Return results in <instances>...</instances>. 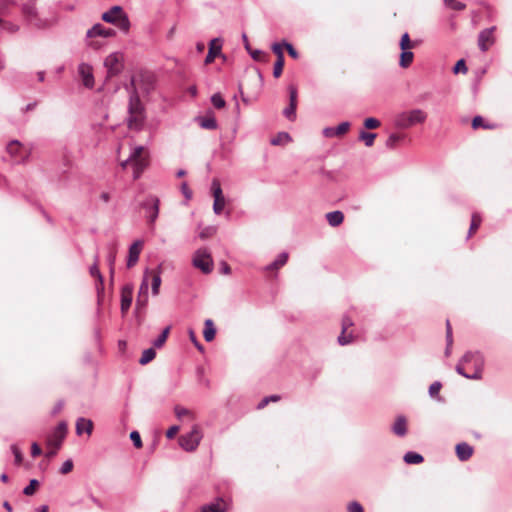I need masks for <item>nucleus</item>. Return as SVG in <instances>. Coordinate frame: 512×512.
Instances as JSON below:
<instances>
[{"instance_id": "nucleus-12", "label": "nucleus", "mask_w": 512, "mask_h": 512, "mask_svg": "<svg viewBox=\"0 0 512 512\" xmlns=\"http://www.w3.org/2000/svg\"><path fill=\"white\" fill-rule=\"evenodd\" d=\"M289 91V105L283 110V115L290 121L296 119V107H297V89L290 85Z\"/></svg>"}, {"instance_id": "nucleus-46", "label": "nucleus", "mask_w": 512, "mask_h": 512, "mask_svg": "<svg viewBox=\"0 0 512 512\" xmlns=\"http://www.w3.org/2000/svg\"><path fill=\"white\" fill-rule=\"evenodd\" d=\"M284 59H276L273 68V76L279 78L283 72Z\"/></svg>"}, {"instance_id": "nucleus-26", "label": "nucleus", "mask_w": 512, "mask_h": 512, "mask_svg": "<svg viewBox=\"0 0 512 512\" xmlns=\"http://www.w3.org/2000/svg\"><path fill=\"white\" fill-rule=\"evenodd\" d=\"M288 257H289V255L287 252L280 253L272 263H270L269 265H267L264 268V270L265 271H274V270L280 269L287 263Z\"/></svg>"}, {"instance_id": "nucleus-6", "label": "nucleus", "mask_w": 512, "mask_h": 512, "mask_svg": "<svg viewBox=\"0 0 512 512\" xmlns=\"http://www.w3.org/2000/svg\"><path fill=\"white\" fill-rule=\"evenodd\" d=\"M149 225H154L159 215L160 200L155 195H149L141 204Z\"/></svg>"}, {"instance_id": "nucleus-40", "label": "nucleus", "mask_w": 512, "mask_h": 512, "mask_svg": "<svg viewBox=\"0 0 512 512\" xmlns=\"http://www.w3.org/2000/svg\"><path fill=\"white\" fill-rule=\"evenodd\" d=\"M217 232V228L215 226H207V227H204L200 233H199V237L202 239V240H205V239H208L212 236H214Z\"/></svg>"}, {"instance_id": "nucleus-24", "label": "nucleus", "mask_w": 512, "mask_h": 512, "mask_svg": "<svg viewBox=\"0 0 512 512\" xmlns=\"http://www.w3.org/2000/svg\"><path fill=\"white\" fill-rule=\"evenodd\" d=\"M93 430V422L89 419L80 417L76 421V433L82 435L84 432L90 435Z\"/></svg>"}, {"instance_id": "nucleus-32", "label": "nucleus", "mask_w": 512, "mask_h": 512, "mask_svg": "<svg viewBox=\"0 0 512 512\" xmlns=\"http://www.w3.org/2000/svg\"><path fill=\"white\" fill-rule=\"evenodd\" d=\"M143 150H144L143 146L134 147L132 152L130 153L129 157L120 163L121 167L123 169H125L129 163L132 164L133 159L140 156L142 154Z\"/></svg>"}, {"instance_id": "nucleus-17", "label": "nucleus", "mask_w": 512, "mask_h": 512, "mask_svg": "<svg viewBox=\"0 0 512 512\" xmlns=\"http://www.w3.org/2000/svg\"><path fill=\"white\" fill-rule=\"evenodd\" d=\"M222 40L220 38H214L209 43L208 53L205 57V64H210L214 61L217 56L221 55Z\"/></svg>"}, {"instance_id": "nucleus-18", "label": "nucleus", "mask_w": 512, "mask_h": 512, "mask_svg": "<svg viewBox=\"0 0 512 512\" xmlns=\"http://www.w3.org/2000/svg\"><path fill=\"white\" fill-rule=\"evenodd\" d=\"M78 72L82 77L84 86L87 88H93L94 76L92 73V67L86 63H81L78 67Z\"/></svg>"}, {"instance_id": "nucleus-38", "label": "nucleus", "mask_w": 512, "mask_h": 512, "mask_svg": "<svg viewBox=\"0 0 512 512\" xmlns=\"http://www.w3.org/2000/svg\"><path fill=\"white\" fill-rule=\"evenodd\" d=\"M170 331V327H166L161 334L153 341V346L156 348H160L166 342L168 334Z\"/></svg>"}, {"instance_id": "nucleus-15", "label": "nucleus", "mask_w": 512, "mask_h": 512, "mask_svg": "<svg viewBox=\"0 0 512 512\" xmlns=\"http://www.w3.org/2000/svg\"><path fill=\"white\" fill-rule=\"evenodd\" d=\"M133 285L128 283L125 284L121 289V312L125 314L132 303V295H133Z\"/></svg>"}, {"instance_id": "nucleus-62", "label": "nucleus", "mask_w": 512, "mask_h": 512, "mask_svg": "<svg viewBox=\"0 0 512 512\" xmlns=\"http://www.w3.org/2000/svg\"><path fill=\"white\" fill-rule=\"evenodd\" d=\"M283 45H284V47L286 48V50H287L288 54H289L292 58H294V59H297V58H298L299 54H298V52L296 51V49L293 47V45H292V44H290V43H288V42L284 41V42H283Z\"/></svg>"}, {"instance_id": "nucleus-1", "label": "nucleus", "mask_w": 512, "mask_h": 512, "mask_svg": "<svg viewBox=\"0 0 512 512\" xmlns=\"http://www.w3.org/2000/svg\"><path fill=\"white\" fill-rule=\"evenodd\" d=\"M129 92L127 126L129 129L141 130L145 122V108L140 100L135 76L125 85Z\"/></svg>"}, {"instance_id": "nucleus-2", "label": "nucleus", "mask_w": 512, "mask_h": 512, "mask_svg": "<svg viewBox=\"0 0 512 512\" xmlns=\"http://www.w3.org/2000/svg\"><path fill=\"white\" fill-rule=\"evenodd\" d=\"M484 366V358L478 351L466 352L456 365V372L467 379H480Z\"/></svg>"}, {"instance_id": "nucleus-31", "label": "nucleus", "mask_w": 512, "mask_h": 512, "mask_svg": "<svg viewBox=\"0 0 512 512\" xmlns=\"http://www.w3.org/2000/svg\"><path fill=\"white\" fill-rule=\"evenodd\" d=\"M404 461L407 464H420L424 461V457L416 452L409 451L404 455Z\"/></svg>"}, {"instance_id": "nucleus-36", "label": "nucleus", "mask_w": 512, "mask_h": 512, "mask_svg": "<svg viewBox=\"0 0 512 512\" xmlns=\"http://www.w3.org/2000/svg\"><path fill=\"white\" fill-rule=\"evenodd\" d=\"M211 191L215 199H225L223 196V191L220 185V182L217 179H213L211 183Z\"/></svg>"}, {"instance_id": "nucleus-55", "label": "nucleus", "mask_w": 512, "mask_h": 512, "mask_svg": "<svg viewBox=\"0 0 512 512\" xmlns=\"http://www.w3.org/2000/svg\"><path fill=\"white\" fill-rule=\"evenodd\" d=\"M130 439L136 448L139 449L142 447V440H141V436L138 431H132L130 433Z\"/></svg>"}, {"instance_id": "nucleus-11", "label": "nucleus", "mask_w": 512, "mask_h": 512, "mask_svg": "<svg viewBox=\"0 0 512 512\" xmlns=\"http://www.w3.org/2000/svg\"><path fill=\"white\" fill-rule=\"evenodd\" d=\"M22 13L31 24H34L38 28L44 27V22L38 18V12L33 2L24 3L22 5Z\"/></svg>"}, {"instance_id": "nucleus-53", "label": "nucleus", "mask_w": 512, "mask_h": 512, "mask_svg": "<svg viewBox=\"0 0 512 512\" xmlns=\"http://www.w3.org/2000/svg\"><path fill=\"white\" fill-rule=\"evenodd\" d=\"M11 451L15 458V464L20 465L23 461V456L20 449L17 447V445L13 444L11 445Z\"/></svg>"}, {"instance_id": "nucleus-19", "label": "nucleus", "mask_w": 512, "mask_h": 512, "mask_svg": "<svg viewBox=\"0 0 512 512\" xmlns=\"http://www.w3.org/2000/svg\"><path fill=\"white\" fill-rule=\"evenodd\" d=\"M473 447L466 442L458 443L455 447L457 458L464 462L471 458L473 455Z\"/></svg>"}, {"instance_id": "nucleus-48", "label": "nucleus", "mask_w": 512, "mask_h": 512, "mask_svg": "<svg viewBox=\"0 0 512 512\" xmlns=\"http://www.w3.org/2000/svg\"><path fill=\"white\" fill-rule=\"evenodd\" d=\"M446 341H447V348H446V354L449 353V348L452 345L453 339H452V328L450 321H446Z\"/></svg>"}, {"instance_id": "nucleus-39", "label": "nucleus", "mask_w": 512, "mask_h": 512, "mask_svg": "<svg viewBox=\"0 0 512 512\" xmlns=\"http://www.w3.org/2000/svg\"><path fill=\"white\" fill-rule=\"evenodd\" d=\"M39 484L40 483L37 479H31L29 484L23 489V494L26 496H32L39 487Z\"/></svg>"}, {"instance_id": "nucleus-9", "label": "nucleus", "mask_w": 512, "mask_h": 512, "mask_svg": "<svg viewBox=\"0 0 512 512\" xmlns=\"http://www.w3.org/2000/svg\"><path fill=\"white\" fill-rule=\"evenodd\" d=\"M67 434V424L61 421L47 439V446L60 449Z\"/></svg>"}, {"instance_id": "nucleus-37", "label": "nucleus", "mask_w": 512, "mask_h": 512, "mask_svg": "<svg viewBox=\"0 0 512 512\" xmlns=\"http://www.w3.org/2000/svg\"><path fill=\"white\" fill-rule=\"evenodd\" d=\"M403 139V136L400 134L392 133L386 140V147L388 149H394L397 144Z\"/></svg>"}, {"instance_id": "nucleus-54", "label": "nucleus", "mask_w": 512, "mask_h": 512, "mask_svg": "<svg viewBox=\"0 0 512 512\" xmlns=\"http://www.w3.org/2000/svg\"><path fill=\"white\" fill-rule=\"evenodd\" d=\"M453 72L455 74H457L459 72H462V73H466L467 72V66H466V63H465L464 59H460V60H458L456 62V64L453 67Z\"/></svg>"}, {"instance_id": "nucleus-16", "label": "nucleus", "mask_w": 512, "mask_h": 512, "mask_svg": "<svg viewBox=\"0 0 512 512\" xmlns=\"http://www.w3.org/2000/svg\"><path fill=\"white\" fill-rule=\"evenodd\" d=\"M143 247L142 240H136L130 247L128 252L127 267L132 268L139 260V256Z\"/></svg>"}, {"instance_id": "nucleus-49", "label": "nucleus", "mask_w": 512, "mask_h": 512, "mask_svg": "<svg viewBox=\"0 0 512 512\" xmlns=\"http://www.w3.org/2000/svg\"><path fill=\"white\" fill-rule=\"evenodd\" d=\"M3 30L9 33H16L19 30V26L12 22H7L2 20V24H0Z\"/></svg>"}, {"instance_id": "nucleus-8", "label": "nucleus", "mask_w": 512, "mask_h": 512, "mask_svg": "<svg viewBox=\"0 0 512 512\" xmlns=\"http://www.w3.org/2000/svg\"><path fill=\"white\" fill-rule=\"evenodd\" d=\"M104 66L107 69V77H114L123 70V56L119 52L109 54L104 60Z\"/></svg>"}, {"instance_id": "nucleus-7", "label": "nucleus", "mask_w": 512, "mask_h": 512, "mask_svg": "<svg viewBox=\"0 0 512 512\" xmlns=\"http://www.w3.org/2000/svg\"><path fill=\"white\" fill-rule=\"evenodd\" d=\"M193 265L200 269L204 274H209L213 270V260L207 249H198L193 256Z\"/></svg>"}, {"instance_id": "nucleus-22", "label": "nucleus", "mask_w": 512, "mask_h": 512, "mask_svg": "<svg viewBox=\"0 0 512 512\" xmlns=\"http://www.w3.org/2000/svg\"><path fill=\"white\" fill-rule=\"evenodd\" d=\"M350 128V123L345 121L340 123L337 127H326L323 130L325 137H335L345 134Z\"/></svg>"}, {"instance_id": "nucleus-29", "label": "nucleus", "mask_w": 512, "mask_h": 512, "mask_svg": "<svg viewBox=\"0 0 512 512\" xmlns=\"http://www.w3.org/2000/svg\"><path fill=\"white\" fill-rule=\"evenodd\" d=\"M197 122L201 128L208 130H215L218 126L214 116L198 117Z\"/></svg>"}, {"instance_id": "nucleus-57", "label": "nucleus", "mask_w": 512, "mask_h": 512, "mask_svg": "<svg viewBox=\"0 0 512 512\" xmlns=\"http://www.w3.org/2000/svg\"><path fill=\"white\" fill-rule=\"evenodd\" d=\"M352 341H353V335L351 333L346 335L342 331L341 334L338 336V343L342 346L350 344Z\"/></svg>"}, {"instance_id": "nucleus-14", "label": "nucleus", "mask_w": 512, "mask_h": 512, "mask_svg": "<svg viewBox=\"0 0 512 512\" xmlns=\"http://www.w3.org/2000/svg\"><path fill=\"white\" fill-rule=\"evenodd\" d=\"M116 34V32L111 28H105L102 24L97 23L93 25L86 33L87 38H94L97 36L103 38H109Z\"/></svg>"}, {"instance_id": "nucleus-60", "label": "nucleus", "mask_w": 512, "mask_h": 512, "mask_svg": "<svg viewBox=\"0 0 512 512\" xmlns=\"http://www.w3.org/2000/svg\"><path fill=\"white\" fill-rule=\"evenodd\" d=\"M248 53L250 54L251 58L255 61H262V58L265 56L263 51L259 49H251L250 51H248Z\"/></svg>"}, {"instance_id": "nucleus-20", "label": "nucleus", "mask_w": 512, "mask_h": 512, "mask_svg": "<svg viewBox=\"0 0 512 512\" xmlns=\"http://www.w3.org/2000/svg\"><path fill=\"white\" fill-rule=\"evenodd\" d=\"M89 272L91 276L97 278V285L96 290L98 297L100 298L101 293H103L104 290V278L98 268V257L96 256L94 264L90 267Z\"/></svg>"}, {"instance_id": "nucleus-30", "label": "nucleus", "mask_w": 512, "mask_h": 512, "mask_svg": "<svg viewBox=\"0 0 512 512\" xmlns=\"http://www.w3.org/2000/svg\"><path fill=\"white\" fill-rule=\"evenodd\" d=\"M414 58L413 52H411L409 49L402 50L400 54V60L399 65L402 68H407L411 65Z\"/></svg>"}, {"instance_id": "nucleus-43", "label": "nucleus", "mask_w": 512, "mask_h": 512, "mask_svg": "<svg viewBox=\"0 0 512 512\" xmlns=\"http://www.w3.org/2000/svg\"><path fill=\"white\" fill-rule=\"evenodd\" d=\"M160 285H161V276H160V272H157L152 277V283H151L152 287L151 288H152L153 295H157L159 293Z\"/></svg>"}, {"instance_id": "nucleus-27", "label": "nucleus", "mask_w": 512, "mask_h": 512, "mask_svg": "<svg viewBox=\"0 0 512 512\" xmlns=\"http://www.w3.org/2000/svg\"><path fill=\"white\" fill-rule=\"evenodd\" d=\"M216 334V328L212 319H206L204 323L203 336L205 341L211 342L214 340Z\"/></svg>"}, {"instance_id": "nucleus-59", "label": "nucleus", "mask_w": 512, "mask_h": 512, "mask_svg": "<svg viewBox=\"0 0 512 512\" xmlns=\"http://www.w3.org/2000/svg\"><path fill=\"white\" fill-rule=\"evenodd\" d=\"M72 469H73V461L71 459H68L63 462V464L60 468V472L62 474H67V473L71 472Z\"/></svg>"}, {"instance_id": "nucleus-33", "label": "nucleus", "mask_w": 512, "mask_h": 512, "mask_svg": "<svg viewBox=\"0 0 512 512\" xmlns=\"http://www.w3.org/2000/svg\"><path fill=\"white\" fill-rule=\"evenodd\" d=\"M156 356V352L153 348H148L143 351L141 358L139 359V363L141 365H146L151 362Z\"/></svg>"}, {"instance_id": "nucleus-61", "label": "nucleus", "mask_w": 512, "mask_h": 512, "mask_svg": "<svg viewBox=\"0 0 512 512\" xmlns=\"http://www.w3.org/2000/svg\"><path fill=\"white\" fill-rule=\"evenodd\" d=\"M282 46H284V45L280 44V43H274L272 45V51L277 56V59H284V54H283Z\"/></svg>"}, {"instance_id": "nucleus-25", "label": "nucleus", "mask_w": 512, "mask_h": 512, "mask_svg": "<svg viewBox=\"0 0 512 512\" xmlns=\"http://www.w3.org/2000/svg\"><path fill=\"white\" fill-rule=\"evenodd\" d=\"M392 431L399 437H403L407 433V420L404 416H398L392 426Z\"/></svg>"}, {"instance_id": "nucleus-41", "label": "nucleus", "mask_w": 512, "mask_h": 512, "mask_svg": "<svg viewBox=\"0 0 512 512\" xmlns=\"http://www.w3.org/2000/svg\"><path fill=\"white\" fill-rule=\"evenodd\" d=\"M480 224H481V217L477 213H474L471 218V224H470V228H469V232H468V237H470L472 235V233H474L479 228Z\"/></svg>"}, {"instance_id": "nucleus-28", "label": "nucleus", "mask_w": 512, "mask_h": 512, "mask_svg": "<svg viewBox=\"0 0 512 512\" xmlns=\"http://www.w3.org/2000/svg\"><path fill=\"white\" fill-rule=\"evenodd\" d=\"M326 219L330 226L337 227L343 222L344 214L340 210L328 212L326 214Z\"/></svg>"}, {"instance_id": "nucleus-56", "label": "nucleus", "mask_w": 512, "mask_h": 512, "mask_svg": "<svg viewBox=\"0 0 512 512\" xmlns=\"http://www.w3.org/2000/svg\"><path fill=\"white\" fill-rule=\"evenodd\" d=\"M225 206V199H215L213 203V211L215 214L219 215L223 211Z\"/></svg>"}, {"instance_id": "nucleus-35", "label": "nucleus", "mask_w": 512, "mask_h": 512, "mask_svg": "<svg viewBox=\"0 0 512 512\" xmlns=\"http://www.w3.org/2000/svg\"><path fill=\"white\" fill-rule=\"evenodd\" d=\"M376 136L377 135L375 133H370L362 130L359 134V139L362 140L367 147H371L374 143Z\"/></svg>"}, {"instance_id": "nucleus-21", "label": "nucleus", "mask_w": 512, "mask_h": 512, "mask_svg": "<svg viewBox=\"0 0 512 512\" xmlns=\"http://www.w3.org/2000/svg\"><path fill=\"white\" fill-rule=\"evenodd\" d=\"M148 166V160L144 157H142V154L138 156L137 158H134L132 161V168H133V178L136 180L140 178L144 170Z\"/></svg>"}, {"instance_id": "nucleus-63", "label": "nucleus", "mask_w": 512, "mask_h": 512, "mask_svg": "<svg viewBox=\"0 0 512 512\" xmlns=\"http://www.w3.org/2000/svg\"><path fill=\"white\" fill-rule=\"evenodd\" d=\"M189 337H190V340L191 342L195 345V347L199 350V351H203L204 348L202 346V344L198 341L194 331L192 329L189 330Z\"/></svg>"}, {"instance_id": "nucleus-10", "label": "nucleus", "mask_w": 512, "mask_h": 512, "mask_svg": "<svg viewBox=\"0 0 512 512\" xmlns=\"http://www.w3.org/2000/svg\"><path fill=\"white\" fill-rule=\"evenodd\" d=\"M496 27L483 29L478 35V47L482 52H486L495 42L494 31Z\"/></svg>"}, {"instance_id": "nucleus-5", "label": "nucleus", "mask_w": 512, "mask_h": 512, "mask_svg": "<svg viewBox=\"0 0 512 512\" xmlns=\"http://www.w3.org/2000/svg\"><path fill=\"white\" fill-rule=\"evenodd\" d=\"M202 439V433L201 430L197 425H194L190 432L186 434H182L179 439L178 443L180 447L187 451L192 452L197 449V447L200 444V441Z\"/></svg>"}, {"instance_id": "nucleus-23", "label": "nucleus", "mask_w": 512, "mask_h": 512, "mask_svg": "<svg viewBox=\"0 0 512 512\" xmlns=\"http://www.w3.org/2000/svg\"><path fill=\"white\" fill-rule=\"evenodd\" d=\"M227 504L222 498H218L216 501L204 505L200 512H225Z\"/></svg>"}, {"instance_id": "nucleus-44", "label": "nucleus", "mask_w": 512, "mask_h": 512, "mask_svg": "<svg viewBox=\"0 0 512 512\" xmlns=\"http://www.w3.org/2000/svg\"><path fill=\"white\" fill-rule=\"evenodd\" d=\"M21 146V143L18 140H12L7 145V152L11 156H16L18 154V150Z\"/></svg>"}, {"instance_id": "nucleus-50", "label": "nucleus", "mask_w": 512, "mask_h": 512, "mask_svg": "<svg viewBox=\"0 0 512 512\" xmlns=\"http://www.w3.org/2000/svg\"><path fill=\"white\" fill-rule=\"evenodd\" d=\"M380 126V121L376 118L369 117L364 121V127L367 129H376Z\"/></svg>"}, {"instance_id": "nucleus-3", "label": "nucleus", "mask_w": 512, "mask_h": 512, "mask_svg": "<svg viewBox=\"0 0 512 512\" xmlns=\"http://www.w3.org/2000/svg\"><path fill=\"white\" fill-rule=\"evenodd\" d=\"M101 19L104 22L116 25L122 31L127 32L130 27V21L126 13H124L121 6H113L108 11L102 14Z\"/></svg>"}, {"instance_id": "nucleus-52", "label": "nucleus", "mask_w": 512, "mask_h": 512, "mask_svg": "<svg viewBox=\"0 0 512 512\" xmlns=\"http://www.w3.org/2000/svg\"><path fill=\"white\" fill-rule=\"evenodd\" d=\"M441 387H442L441 382H439V381H435V382H433V383L430 385V387H429V395H430L432 398H434V397L438 396V394H439V391H440Z\"/></svg>"}, {"instance_id": "nucleus-64", "label": "nucleus", "mask_w": 512, "mask_h": 512, "mask_svg": "<svg viewBox=\"0 0 512 512\" xmlns=\"http://www.w3.org/2000/svg\"><path fill=\"white\" fill-rule=\"evenodd\" d=\"M349 512H363V507L357 501H353L348 505Z\"/></svg>"}, {"instance_id": "nucleus-13", "label": "nucleus", "mask_w": 512, "mask_h": 512, "mask_svg": "<svg viewBox=\"0 0 512 512\" xmlns=\"http://www.w3.org/2000/svg\"><path fill=\"white\" fill-rule=\"evenodd\" d=\"M136 79V86L145 93H150L154 89L155 77L150 72H141Z\"/></svg>"}, {"instance_id": "nucleus-42", "label": "nucleus", "mask_w": 512, "mask_h": 512, "mask_svg": "<svg viewBox=\"0 0 512 512\" xmlns=\"http://www.w3.org/2000/svg\"><path fill=\"white\" fill-rule=\"evenodd\" d=\"M211 102L213 106L217 109H222L226 105V102L220 93L213 94L211 97Z\"/></svg>"}, {"instance_id": "nucleus-4", "label": "nucleus", "mask_w": 512, "mask_h": 512, "mask_svg": "<svg viewBox=\"0 0 512 512\" xmlns=\"http://www.w3.org/2000/svg\"><path fill=\"white\" fill-rule=\"evenodd\" d=\"M427 118V115L421 109H413L408 112H402L397 115L395 119V125L398 128L407 129L416 124L423 123Z\"/></svg>"}, {"instance_id": "nucleus-58", "label": "nucleus", "mask_w": 512, "mask_h": 512, "mask_svg": "<svg viewBox=\"0 0 512 512\" xmlns=\"http://www.w3.org/2000/svg\"><path fill=\"white\" fill-rule=\"evenodd\" d=\"M147 271L145 272L144 274V277H143V280L140 284V287H139V291H138V294H140V296H145L148 294V279H147Z\"/></svg>"}, {"instance_id": "nucleus-51", "label": "nucleus", "mask_w": 512, "mask_h": 512, "mask_svg": "<svg viewBox=\"0 0 512 512\" xmlns=\"http://www.w3.org/2000/svg\"><path fill=\"white\" fill-rule=\"evenodd\" d=\"M444 4L447 6V7H450L451 9L453 10H457V11H461V10H464L466 8V4L463 3V2H460V1H449V2H444Z\"/></svg>"}, {"instance_id": "nucleus-34", "label": "nucleus", "mask_w": 512, "mask_h": 512, "mask_svg": "<svg viewBox=\"0 0 512 512\" xmlns=\"http://www.w3.org/2000/svg\"><path fill=\"white\" fill-rule=\"evenodd\" d=\"M291 141V137L287 132H280L276 137L272 138L270 143L274 146L280 145L283 143H288Z\"/></svg>"}, {"instance_id": "nucleus-47", "label": "nucleus", "mask_w": 512, "mask_h": 512, "mask_svg": "<svg viewBox=\"0 0 512 512\" xmlns=\"http://www.w3.org/2000/svg\"><path fill=\"white\" fill-rule=\"evenodd\" d=\"M399 45L401 50L410 49L413 47V44L411 43L409 34L407 32H405L402 35Z\"/></svg>"}, {"instance_id": "nucleus-45", "label": "nucleus", "mask_w": 512, "mask_h": 512, "mask_svg": "<svg viewBox=\"0 0 512 512\" xmlns=\"http://www.w3.org/2000/svg\"><path fill=\"white\" fill-rule=\"evenodd\" d=\"M479 127H483L485 129H491V128H493V125L484 124L483 118L478 115L472 119V128L478 129Z\"/></svg>"}]
</instances>
